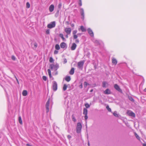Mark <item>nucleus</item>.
<instances>
[{"mask_svg":"<svg viewBox=\"0 0 146 146\" xmlns=\"http://www.w3.org/2000/svg\"><path fill=\"white\" fill-rule=\"evenodd\" d=\"M87 31L88 33L92 37L94 36V33L92 30L90 28H89L87 29Z\"/></svg>","mask_w":146,"mask_h":146,"instance_id":"obj_11","label":"nucleus"},{"mask_svg":"<svg viewBox=\"0 0 146 146\" xmlns=\"http://www.w3.org/2000/svg\"><path fill=\"white\" fill-rule=\"evenodd\" d=\"M50 78H52L51 74H48Z\"/></svg>","mask_w":146,"mask_h":146,"instance_id":"obj_53","label":"nucleus"},{"mask_svg":"<svg viewBox=\"0 0 146 146\" xmlns=\"http://www.w3.org/2000/svg\"><path fill=\"white\" fill-rule=\"evenodd\" d=\"M129 99L132 102H133L134 101V99L132 97H130Z\"/></svg>","mask_w":146,"mask_h":146,"instance_id":"obj_45","label":"nucleus"},{"mask_svg":"<svg viewBox=\"0 0 146 146\" xmlns=\"http://www.w3.org/2000/svg\"><path fill=\"white\" fill-rule=\"evenodd\" d=\"M65 80L67 82H69L71 80V78L70 76H67L65 78Z\"/></svg>","mask_w":146,"mask_h":146,"instance_id":"obj_19","label":"nucleus"},{"mask_svg":"<svg viewBox=\"0 0 146 146\" xmlns=\"http://www.w3.org/2000/svg\"><path fill=\"white\" fill-rule=\"evenodd\" d=\"M94 42L95 44H96L97 45H99L100 44L101 41L98 40H95Z\"/></svg>","mask_w":146,"mask_h":146,"instance_id":"obj_23","label":"nucleus"},{"mask_svg":"<svg viewBox=\"0 0 146 146\" xmlns=\"http://www.w3.org/2000/svg\"><path fill=\"white\" fill-rule=\"evenodd\" d=\"M67 137H68V138L69 139H70V138H71V136L70 135H68V136H67Z\"/></svg>","mask_w":146,"mask_h":146,"instance_id":"obj_51","label":"nucleus"},{"mask_svg":"<svg viewBox=\"0 0 146 146\" xmlns=\"http://www.w3.org/2000/svg\"><path fill=\"white\" fill-rule=\"evenodd\" d=\"M60 37L62 40L63 41H66V39L64 37L62 33H60L59 35Z\"/></svg>","mask_w":146,"mask_h":146,"instance_id":"obj_17","label":"nucleus"},{"mask_svg":"<svg viewBox=\"0 0 146 146\" xmlns=\"http://www.w3.org/2000/svg\"><path fill=\"white\" fill-rule=\"evenodd\" d=\"M143 146H146V144L144 143L143 145Z\"/></svg>","mask_w":146,"mask_h":146,"instance_id":"obj_60","label":"nucleus"},{"mask_svg":"<svg viewBox=\"0 0 146 146\" xmlns=\"http://www.w3.org/2000/svg\"><path fill=\"white\" fill-rule=\"evenodd\" d=\"M60 46L61 48H67V45L64 42H62L60 44Z\"/></svg>","mask_w":146,"mask_h":146,"instance_id":"obj_12","label":"nucleus"},{"mask_svg":"<svg viewBox=\"0 0 146 146\" xmlns=\"http://www.w3.org/2000/svg\"><path fill=\"white\" fill-rule=\"evenodd\" d=\"M82 128V126L81 123H78L76 127V132L77 133H79L80 132Z\"/></svg>","mask_w":146,"mask_h":146,"instance_id":"obj_3","label":"nucleus"},{"mask_svg":"<svg viewBox=\"0 0 146 146\" xmlns=\"http://www.w3.org/2000/svg\"><path fill=\"white\" fill-rule=\"evenodd\" d=\"M75 42L76 43H78L79 42V41L78 39H75Z\"/></svg>","mask_w":146,"mask_h":146,"instance_id":"obj_42","label":"nucleus"},{"mask_svg":"<svg viewBox=\"0 0 146 146\" xmlns=\"http://www.w3.org/2000/svg\"><path fill=\"white\" fill-rule=\"evenodd\" d=\"M16 80H17V83L19 84V81H18V80L17 79L16 77Z\"/></svg>","mask_w":146,"mask_h":146,"instance_id":"obj_58","label":"nucleus"},{"mask_svg":"<svg viewBox=\"0 0 146 146\" xmlns=\"http://www.w3.org/2000/svg\"><path fill=\"white\" fill-rule=\"evenodd\" d=\"M93 91V89H92L91 90H90V92H92Z\"/></svg>","mask_w":146,"mask_h":146,"instance_id":"obj_62","label":"nucleus"},{"mask_svg":"<svg viewBox=\"0 0 146 146\" xmlns=\"http://www.w3.org/2000/svg\"><path fill=\"white\" fill-rule=\"evenodd\" d=\"M62 3H60L58 5V8L59 9L60 8L62 7Z\"/></svg>","mask_w":146,"mask_h":146,"instance_id":"obj_40","label":"nucleus"},{"mask_svg":"<svg viewBox=\"0 0 146 146\" xmlns=\"http://www.w3.org/2000/svg\"><path fill=\"white\" fill-rule=\"evenodd\" d=\"M79 6H81L82 5V1H79L78 2Z\"/></svg>","mask_w":146,"mask_h":146,"instance_id":"obj_44","label":"nucleus"},{"mask_svg":"<svg viewBox=\"0 0 146 146\" xmlns=\"http://www.w3.org/2000/svg\"><path fill=\"white\" fill-rule=\"evenodd\" d=\"M67 88V86L66 84H64V85L63 87V90L64 91H65L66 90Z\"/></svg>","mask_w":146,"mask_h":146,"instance_id":"obj_28","label":"nucleus"},{"mask_svg":"<svg viewBox=\"0 0 146 146\" xmlns=\"http://www.w3.org/2000/svg\"><path fill=\"white\" fill-rule=\"evenodd\" d=\"M78 36L77 34L73 35V39L74 40L75 39H77Z\"/></svg>","mask_w":146,"mask_h":146,"instance_id":"obj_31","label":"nucleus"},{"mask_svg":"<svg viewBox=\"0 0 146 146\" xmlns=\"http://www.w3.org/2000/svg\"><path fill=\"white\" fill-rule=\"evenodd\" d=\"M88 85H89V84L87 82H84V87L85 88H86L87 86Z\"/></svg>","mask_w":146,"mask_h":146,"instance_id":"obj_34","label":"nucleus"},{"mask_svg":"<svg viewBox=\"0 0 146 146\" xmlns=\"http://www.w3.org/2000/svg\"><path fill=\"white\" fill-rule=\"evenodd\" d=\"M19 123L21 125L23 123H22V120L21 117V116H19Z\"/></svg>","mask_w":146,"mask_h":146,"instance_id":"obj_25","label":"nucleus"},{"mask_svg":"<svg viewBox=\"0 0 146 146\" xmlns=\"http://www.w3.org/2000/svg\"><path fill=\"white\" fill-rule=\"evenodd\" d=\"M67 62V60L65 58L64 59V60L63 61V63L64 64H65Z\"/></svg>","mask_w":146,"mask_h":146,"instance_id":"obj_47","label":"nucleus"},{"mask_svg":"<svg viewBox=\"0 0 146 146\" xmlns=\"http://www.w3.org/2000/svg\"><path fill=\"white\" fill-rule=\"evenodd\" d=\"M88 146H90V143H89V141H88Z\"/></svg>","mask_w":146,"mask_h":146,"instance_id":"obj_59","label":"nucleus"},{"mask_svg":"<svg viewBox=\"0 0 146 146\" xmlns=\"http://www.w3.org/2000/svg\"><path fill=\"white\" fill-rule=\"evenodd\" d=\"M46 33L47 34H50V30L49 29H47L46 31Z\"/></svg>","mask_w":146,"mask_h":146,"instance_id":"obj_41","label":"nucleus"},{"mask_svg":"<svg viewBox=\"0 0 146 146\" xmlns=\"http://www.w3.org/2000/svg\"><path fill=\"white\" fill-rule=\"evenodd\" d=\"M58 51L56 50H55L54 51V54H57L58 53Z\"/></svg>","mask_w":146,"mask_h":146,"instance_id":"obj_46","label":"nucleus"},{"mask_svg":"<svg viewBox=\"0 0 146 146\" xmlns=\"http://www.w3.org/2000/svg\"><path fill=\"white\" fill-rule=\"evenodd\" d=\"M80 12L81 15L82 16L81 19L83 20L84 19V9L83 8H81L80 10Z\"/></svg>","mask_w":146,"mask_h":146,"instance_id":"obj_8","label":"nucleus"},{"mask_svg":"<svg viewBox=\"0 0 146 146\" xmlns=\"http://www.w3.org/2000/svg\"><path fill=\"white\" fill-rule=\"evenodd\" d=\"M11 58L13 60H15L16 59V58L14 56H12Z\"/></svg>","mask_w":146,"mask_h":146,"instance_id":"obj_43","label":"nucleus"},{"mask_svg":"<svg viewBox=\"0 0 146 146\" xmlns=\"http://www.w3.org/2000/svg\"><path fill=\"white\" fill-rule=\"evenodd\" d=\"M88 113V110L85 108H84L83 110V114L86 115H87Z\"/></svg>","mask_w":146,"mask_h":146,"instance_id":"obj_21","label":"nucleus"},{"mask_svg":"<svg viewBox=\"0 0 146 146\" xmlns=\"http://www.w3.org/2000/svg\"><path fill=\"white\" fill-rule=\"evenodd\" d=\"M43 79L45 81H46L47 79V77L45 76H42Z\"/></svg>","mask_w":146,"mask_h":146,"instance_id":"obj_38","label":"nucleus"},{"mask_svg":"<svg viewBox=\"0 0 146 146\" xmlns=\"http://www.w3.org/2000/svg\"><path fill=\"white\" fill-rule=\"evenodd\" d=\"M107 84V83L106 82H103V83H102V87H104V88H106V85Z\"/></svg>","mask_w":146,"mask_h":146,"instance_id":"obj_29","label":"nucleus"},{"mask_svg":"<svg viewBox=\"0 0 146 146\" xmlns=\"http://www.w3.org/2000/svg\"><path fill=\"white\" fill-rule=\"evenodd\" d=\"M50 99L49 98L46 104V111L47 113L49 111V106L50 103Z\"/></svg>","mask_w":146,"mask_h":146,"instance_id":"obj_6","label":"nucleus"},{"mask_svg":"<svg viewBox=\"0 0 146 146\" xmlns=\"http://www.w3.org/2000/svg\"><path fill=\"white\" fill-rule=\"evenodd\" d=\"M77 31L76 30L73 31L72 32V34L73 35L76 34L77 33Z\"/></svg>","mask_w":146,"mask_h":146,"instance_id":"obj_39","label":"nucleus"},{"mask_svg":"<svg viewBox=\"0 0 146 146\" xmlns=\"http://www.w3.org/2000/svg\"><path fill=\"white\" fill-rule=\"evenodd\" d=\"M48 73H51V70L50 69H48L47 70Z\"/></svg>","mask_w":146,"mask_h":146,"instance_id":"obj_52","label":"nucleus"},{"mask_svg":"<svg viewBox=\"0 0 146 146\" xmlns=\"http://www.w3.org/2000/svg\"><path fill=\"white\" fill-rule=\"evenodd\" d=\"M77 35L78 36H80L82 35V33H78L77 34Z\"/></svg>","mask_w":146,"mask_h":146,"instance_id":"obj_54","label":"nucleus"},{"mask_svg":"<svg viewBox=\"0 0 146 146\" xmlns=\"http://www.w3.org/2000/svg\"><path fill=\"white\" fill-rule=\"evenodd\" d=\"M113 114L115 117H119V115L117 113V112L116 111H114L113 113Z\"/></svg>","mask_w":146,"mask_h":146,"instance_id":"obj_26","label":"nucleus"},{"mask_svg":"<svg viewBox=\"0 0 146 146\" xmlns=\"http://www.w3.org/2000/svg\"><path fill=\"white\" fill-rule=\"evenodd\" d=\"M99 102L101 104H103V102L101 100H99Z\"/></svg>","mask_w":146,"mask_h":146,"instance_id":"obj_49","label":"nucleus"},{"mask_svg":"<svg viewBox=\"0 0 146 146\" xmlns=\"http://www.w3.org/2000/svg\"><path fill=\"white\" fill-rule=\"evenodd\" d=\"M74 68H72L69 72V73H74Z\"/></svg>","mask_w":146,"mask_h":146,"instance_id":"obj_30","label":"nucleus"},{"mask_svg":"<svg viewBox=\"0 0 146 146\" xmlns=\"http://www.w3.org/2000/svg\"><path fill=\"white\" fill-rule=\"evenodd\" d=\"M87 115H85V116H84V118H85V119L86 120L87 119H88V116H87Z\"/></svg>","mask_w":146,"mask_h":146,"instance_id":"obj_50","label":"nucleus"},{"mask_svg":"<svg viewBox=\"0 0 146 146\" xmlns=\"http://www.w3.org/2000/svg\"><path fill=\"white\" fill-rule=\"evenodd\" d=\"M85 106L87 108H88L90 107V105L88 103L86 104Z\"/></svg>","mask_w":146,"mask_h":146,"instance_id":"obj_37","label":"nucleus"},{"mask_svg":"<svg viewBox=\"0 0 146 146\" xmlns=\"http://www.w3.org/2000/svg\"><path fill=\"white\" fill-rule=\"evenodd\" d=\"M49 61V62H50L52 63V62H54V59H53V58H52V57H50V58Z\"/></svg>","mask_w":146,"mask_h":146,"instance_id":"obj_35","label":"nucleus"},{"mask_svg":"<svg viewBox=\"0 0 146 146\" xmlns=\"http://www.w3.org/2000/svg\"><path fill=\"white\" fill-rule=\"evenodd\" d=\"M32 46L33 45V48L34 49H35L37 46V44L35 42L34 43H32L31 44Z\"/></svg>","mask_w":146,"mask_h":146,"instance_id":"obj_16","label":"nucleus"},{"mask_svg":"<svg viewBox=\"0 0 146 146\" xmlns=\"http://www.w3.org/2000/svg\"><path fill=\"white\" fill-rule=\"evenodd\" d=\"M106 108L110 112L111 111V108H109V106L108 105L106 106Z\"/></svg>","mask_w":146,"mask_h":146,"instance_id":"obj_32","label":"nucleus"},{"mask_svg":"<svg viewBox=\"0 0 146 146\" xmlns=\"http://www.w3.org/2000/svg\"><path fill=\"white\" fill-rule=\"evenodd\" d=\"M134 135L136 138L139 140H140V138L137 134L136 133H134Z\"/></svg>","mask_w":146,"mask_h":146,"instance_id":"obj_24","label":"nucleus"},{"mask_svg":"<svg viewBox=\"0 0 146 146\" xmlns=\"http://www.w3.org/2000/svg\"><path fill=\"white\" fill-rule=\"evenodd\" d=\"M28 94L26 90H24L22 92V95L24 96H26Z\"/></svg>","mask_w":146,"mask_h":146,"instance_id":"obj_20","label":"nucleus"},{"mask_svg":"<svg viewBox=\"0 0 146 146\" xmlns=\"http://www.w3.org/2000/svg\"><path fill=\"white\" fill-rule=\"evenodd\" d=\"M84 63V61H80L78 62L77 65V67L80 70H82L83 68V65Z\"/></svg>","mask_w":146,"mask_h":146,"instance_id":"obj_1","label":"nucleus"},{"mask_svg":"<svg viewBox=\"0 0 146 146\" xmlns=\"http://www.w3.org/2000/svg\"><path fill=\"white\" fill-rule=\"evenodd\" d=\"M77 46V45L75 43H73L72 44L71 49L72 50H75Z\"/></svg>","mask_w":146,"mask_h":146,"instance_id":"obj_13","label":"nucleus"},{"mask_svg":"<svg viewBox=\"0 0 146 146\" xmlns=\"http://www.w3.org/2000/svg\"><path fill=\"white\" fill-rule=\"evenodd\" d=\"M55 48L57 50H59L60 49V47L58 44H56L55 46Z\"/></svg>","mask_w":146,"mask_h":146,"instance_id":"obj_27","label":"nucleus"},{"mask_svg":"<svg viewBox=\"0 0 146 146\" xmlns=\"http://www.w3.org/2000/svg\"><path fill=\"white\" fill-rule=\"evenodd\" d=\"M79 87L80 88H81V89H82V88H83V86H82V83H81V84H80V85H79Z\"/></svg>","mask_w":146,"mask_h":146,"instance_id":"obj_48","label":"nucleus"},{"mask_svg":"<svg viewBox=\"0 0 146 146\" xmlns=\"http://www.w3.org/2000/svg\"><path fill=\"white\" fill-rule=\"evenodd\" d=\"M69 34H66V35L65 36V37L68 38V35H69Z\"/></svg>","mask_w":146,"mask_h":146,"instance_id":"obj_56","label":"nucleus"},{"mask_svg":"<svg viewBox=\"0 0 146 146\" xmlns=\"http://www.w3.org/2000/svg\"><path fill=\"white\" fill-rule=\"evenodd\" d=\"M127 113L129 116H132L133 117H135V114L133 112L131 111H128L127 112Z\"/></svg>","mask_w":146,"mask_h":146,"instance_id":"obj_9","label":"nucleus"},{"mask_svg":"<svg viewBox=\"0 0 146 146\" xmlns=\"http://www.w3.org/2000/svg\"><path fill=\"white\" fill-rule=\"evenodd\" d=\"M52 88L54 91H56L57 89V84L55 81L52 82Z\"/></svg>","mask_w":146,"mask_h":146,"instance_id":"obj_5","label":"nucleus"},{"mask_svg":"<svg viewBox=\"0 0 146 146\" xmlns=\"http://www.w3.org/2000/svg\"><path fill=\"white\" fill-rule=\"evenodd\" d=\"M72 120L74 121V122H76V119L74 117V115H72Z\"/></svg>","mask_w":146,"mask_h":146,"instance_id":"obj_33","label":"nucleus"},{"mask_svg":"<svg viewBox=\"0 0 146 146\" xmlns=\"http://www.w3.org/2000/svg\"><path fill=\"white\" fill-rule=\"evenodd\" d=\"M26 145L27 146H33L32 145H31L29 143H27L26 144Z\"/></svg>","mask_w":146,"mask_h":146,"instance_id":"obj_55","label":"nucleus"},{"mask_svg":"<svg viewBox=\"0 0 146 146\" xmlns=\"http://www.w3.org/2000/svg\"><path fill=\"white\" fill-rule=\"evenodd\" d=\"M26 7L27 8H29L30 7V4L29 2H27L26 3Z\"/></svg>","mask_w":146,"mask_h":146,"instance_id":"obj_36","label":"nucleus"},{"mask_svg":"<svg viewBox=\"0 0 146 146\" xmlns=\"http://www.w3.org/2000/svg\"><path fill=\"white\" fill-rule=\"evenodd\" d=\"M71 26L72 27H74V25L73 24H71Z\"/></svg>","mask_w":146,"mask_h":146,"instance_id":"obj_57","label":"nucleus"},{"mask_svg":"<svg viewBox=\"0 0 146 146\" xmlns=\"http://www.w3.org/2000/svg\"><path fill=\"white\" fill-rule=\"evenodd\" d=\"M50 67L52 71H56L59 67L58 64H57L55 65L50 64Z\"/></svg>","mask_w":146,"mask_h":146,"instance_id":"obj_2","label":"nucleus"},{"mask_svg":"<svg viewBox=\"0 0 146 146\" xmlns=\"http://www.w3.org/2000/svg\"><path fill=\"white\" fill-rule=\"evenodd\" d=\"M112 63L115 65H116L117 63V61L116 59L115 58H113L112 59Z\"/></svg>","mask_w":146,"mask_h":146,"instance_id":"obj_18","label":"nucleus"},{"mask_svg":"<svg viewBox=\"0 0 146 146\" xmlns=\"http://www.w3.org/2000/svg\"><path fill=\"white\" fill-rule=\"evenodd\" d=\"M66 23L68 24H69V22H68V21H67L66 22Z\"/></svg>","mask_w":146,"mask_h":146,"instance_id":"obj_63","label":"nucleus"},{"mask_svg":"<svg viewBox=\"0 0 146 146\" xmlns=\"http://www.w3.org/2000/svg\"><path fill=\"white\" fill-rule=\"evenodd\" d=\"M80 29L82 32H85L86 31V29L83 26H81Z\"/></svg>","mask_w":146,"mask_h":146,"instance_id":"obj_22","label":"nucleus"},{"mask_svg":"<svg viewBox=\"0 0 146 146\" xmlns=\"http://www.w3.org/2000/svg\"><path fill=\"white\" fill-rule=\"evenodd\" d=\"M56 26V22L55 21H53L48 24L47 27L49 29H51L54 27Z\"/></svg>","mask_w":146,"mask_h":146,"instance_id":"obj_4","label":"nucleus"},{"mask_svg":"<svg viewBox=\"0 0 146 146\" xmlns=\"http://www.w3.org/2000/svg\"><path fill=\"white\" fill-rule=\"evenodd\" d=\"M114 87L119 92L121 93H122V90L120 89L119 86L117 84H115L114 85Z\"/></svg>","mask_w":146,"mask_h":146,"instance_id":"obj_7","label":"nucleus"},{"mask_svg":"<svg viewBox=\"0 0 146 146\" xmlns=\"http://www.w3.org/2000/svg\"><path fill=\"white\" fill-rule=\"evenodd\" d=\"M94 67H95V69L96 68V66H94Z\"/></svg>","mask_w":146,"mask_h":146,"instance_id":"obj_64","label":"nucleus"},{"mask_svg":"<svg viewBox=\"0 0 146 146\" xmlns=\"http://www.w3.org/2000/svg\"><path fill=\"white\" fill-rule=\"evenodd\" d=\"M54 8V6L53 5H51L49 7V10L50 12H52Z\"/></svg>","mask_w":146,"mask_h":146,"instance_id":"obj_14","label":"nucleus"},{"mask_svg":"<svg viewBox=\"0 0 146 146\" xmlns=\"http://www.w3.org/2000/svg\"><path fill=\"white\" fill-rule=\"evenodd\" d=\"M64 31L67 34H70L71 29L70 28H66L64 29Z\"/></svg>","mask_w":146,"mask_h":146,"instance_id":"obj_10","label":"nucleus"},{"mask_svg":"<svg viewBox=\"0 0 146 146\" xmlns=\"http://www.w3.org/2000/svg\"><path fill=\"white\" fill-rule=\"evenodd\" d=\"M144 92H146V88H145L143 90Z\"/></svg>","mask_w":146,"mask_h":146,"instance_id":"obj_61","label":"nucleus"},{"mask_svg":"<svg viewBox=\"0 0 146 146\" xmlns=\"http://www.w3.org/2000/svg\"><path fill=\"white\" fill-rule=\"evenodd\" d=\"M104 93L106 94H111V91L108 88L104 91Z\"/></svg>","mask_w":146,"mask_h":146,"instance_id":"obj_15","label":"nucleus"}]
</instances>
